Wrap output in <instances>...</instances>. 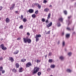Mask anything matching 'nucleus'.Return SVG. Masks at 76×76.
Wrapping results in <instances>:
<instances>
[{
	"label": "nucleus",
	"instance_id": "nucleus-1",
	"mask_svg": "<svg viewBox=\"0 0 76 76\" xmlns=\"http://www.w3.org/2000/svg\"><path fill=\"white\" fill-rule=\"evenodd\" d=\"M29 37H27L26 38L25 37L23 38V42L24 43H28V44H30L31 42V39H28Z\"/></svg>",
	"mask_w": 76,
	"mask_h": 76
},
{
	"label": "nucleus",
	"instance_id": "nucleus-2",
	"mask_svg": "<svg viewBox=\"0 0 76 76\" xmlns=\"http://www.w3.org/2000/svg\"><path fill=\"white\" fill-rule=\"evenodd\" d=\"M39 68L38 67H35L33 70L34 72H32L33 75L36 74L39 71Z\"/></svg>",
	"mask_w": 76,
	"mask_h": 76
},
{
	"label": "nucleus",
	"instance_id": "nucleus-3",
	"mask_svg": "<svg viewBox=\"0 0 76 76\" xmlns=\"http://www.w3.org/2000/svg\"><path fill=\"white\" fill-rule=\"evenodd\" d=\"M26 67H29V66H32V64L31 62H29L26 64Z\"/></svg>",
	"mask_w": 76,
	"mask_h": 76
},
{
	"label": "nucleus",
	"instance_id": "nucleus-4",
	"mask_svg": "<svg viewBox=\"0 0 76 76\" xmlns=\"http://www.w3.org/2000/svg\"><path fill=\"white\" fill-rule=\"evenodd\" d=\"M34 11L32 9H30L28 10V12L30 13H33Z\"/></svg>",
	"mask_w": 76,
	"mask_h": 76
},
{
	"label": "nucleus",
	"instance_id": "nucleus-5",
	"mask_svg": "<svg viewBox=\"0 0 76 76\" xmlns=\"http://www.w3.org/2000/svg\"><path fill=\"white\" fill-rule=\"evenodd\" d=\"M59 20L61 22H63V18L61 17L60 18H59Z\"/></svg>",
	"mask_w": 76,
	"mask_h": 76
},
{
	"label": "nucleus",
	"instance_id": "nucleus-6",
	"mask_svg": "<svg viewBox=\"0 0 76 76\" xmlns=\"http://www.w3.org/2000/svg\"><path fill=\"white\" fill-rule=\"evenodd\" d=\"M70 34H66V38H70Z\"/></svg>",
	"mask_w": 76,
	"mask_h": 76
},
{
	"label": "nucleus",
	"instance_id": "nucleus-7",
	"mask_svg": "<svg viewBox=\"0 0 76 76\" xmlns=\"http://www.w3.org/2000/svg\"><path fill=\"white\" fill-rule=\"evenodd\" d=\"M6 23H9L10 22V19L8 18H7L6 19Z\"/></svg>",
	"mask_w": 76,
	"mask_h": 76
},
{
	"label": "nucleus",
	"instance_id": "nucleus-8",
	"mask_svg": "<svg viewBox=\"0 0 76 76\" xmlns=\"http://www.w3.org/2000/svg\"><path fill=\"white\" fill-rule=\"evenodd\" d=\"M66 72L68 73H71L72 72V70H70V69H67L66 70Z\"/></svg>",
	"mask_w": 76,
	"mask_h": 76
},
{
	"label": "nucleus",
	"instance_id": "nucleus-9",
	"mask_svg": "<svg viewBox=\"0 0 76 76\" xmlns=\"http://www.w3.org/2000/svg\"><path fill=\"white\" fill-rule=\"evenodd\" d=\"M41 37V35H36V37H35L36 38H40Z\"/></svg>",
	"mask_w": 76,
	"mask_h": 76
},
{
	"label": "nucleus",
	"instance_id": "nucleus-10",
	"mask_svg": "<svg viewBox=\"0 0 76 76\" xmlns=\"http://www.w3.org/2000/svg\"><path fill=\"white\" fill-rule=\"evenodd\" d=\"M52 22H50V23H49L48 25L47 26L48 27H50V26H52Z\"/></svg>",
	"mask_w": 76,
	"mask_h": 76
},
{
	"label": "nucleus",
	"instance_id": "nucleus-11",
	"mask_svg": "<svg viewBox=\"0 0 76 76\" xmlns=\"http://www.w3.org/2000/svg\"><path fill=\"white\" fill-rule=\"evenodd\" d=\"M10 60L11 61V62H13L14 61V59H13V58L11 57L10 58Z\"/></svg>",
	"mask_w": 76,
	"mask_h": 76
},
{
	"label": "nucleus",
	"instance_id": "nucleus-12",
	"mask_svg": "<svg viewBox=\"0 0 76 76\" xmlns=\"http://www.w3.org/2000/svg\"><path fill=\"white\" fill-rule=\"evenodd\" d=\"M15 4H14L12 6V7L10 8V10H13V9L14 8V7H15Z\"/></svg>",
	"mask_w": 76,
	"mask_h": 76
},
{
	"label": "nucleus",
	"instance_id": "nucleus-13",
	"mask_svg": "<svg viewBox=\"0 0 76 76\" xmlns=\"http://www.w3.org/2000/svg\"><path fill=\"white\" fill-rule=\"evenodd\" d=\"M49 10V9H48L47 8H46L44 10V12H48Z\"/></svg>",
	"mask_w": 76,
	"mask_h": 76
},
{
	"label": "nucleus",
	"instance_id": "nucleus-14",
	"mask_svg": "<svg viewBox=\"0 0 76 76\" xmlns=\"http://www.w3.org/2000/svg\"><path fill=\"white\" fill-rule=\"evenodd\" d=\"M2 50H7V48L6 47L4 46L3 48H1Z\"/></svg>",
	"mask_w": 76,
	"mask_h": 76
},
{
	"label": "nucleus",
	"instance_id": "nucleus-15",
	"mask_svg": "<svg viewBox=\"0 0 76 76\" xmlns=\"http://www.w3.org/2000/svg\"><path fill=\"white\" fill-rule=\"evenodd\" d=\"M4 47V44H2L0 46V48H3Z\"/></svg>",
	"mask_w": 76,
	"mask_h": 76
},
{
	"label": "nucleus",
	"instance_id": "nucleus-16",
	"mask_svg": "<svg viewBox=\"0 0 76 76\" xmlns=\"http://www.w3.org/2000/svg\"><path fill=\"white\" fill-rule=\"evenodd\" d=\"M51 16V13H50L49 14L48 17V19H49L50 18V17Z\"/></svg>",
	"mask_w": 76,
	"mask_h": 76
},
{
	"label": "nucleus",
	"instance_id": "nucleus-17",
	"mask_svg": "<svg viewBox=\"0 0 76 76\" xmlns=\"http://www.w3.org/2000/svg\"><path fill=\"white\" fill-rule=\"evenodd\" d=\"M23 69L22 67H21L18 70L19 72H22V70Z\"/></svg>",
	"mask_w": 76,
	"mask_h": 76
},
{
	"label": "nucleus",
	"instance_id": "nucleus-18",
	"mask_svg": "<svg viewBox=\"0 0 76 76\" xmlns=\"http://www.w3.org/2000/svg\"><path fill=\"white\" fill-rule=\"evenodd\" d=\"M60 59H61L62 61H63V60L64 59V57L63 56H60L59 58Z\"/></svg>",
	"mask_w": 76,
	"mask_h": 76
},
{
	"label": "nucleus",
	"instance_id": "nucleus-19",
	"mask_svg": "<svg viewBox=\"0 0 76 76\" xmlns=\"http://www.w3.org/2000/svg\"><path fill=\"white\" fill-rule=\"evenodd\" d=\"M32 18H35V17H36V15L34 14L32 15Z\"/></svg>",
	"mask_w": 76,
	"mask_h": 76
},
{
	"label": "nucleus",
	"instance_id": "nucleus-20",
	"mask_svg": "<svg viewBox=\"0 0 76 76\" xmlns=\"http://www.w3.org/2000/svg\"><path fill=\"white\" fill-rule=\"evenodd\" d=\"M66 22L68 23V25H69V24H70V21H69V19H68L67 20H66Z\"/></svg>",
	"mask_w": 76,
	"mask_h": 76
},
{
	"label": "nucleus",
	"instance_id": "nucleus-21",
	"mask_svg": "<svg viewBox=\"0 0 76 76\" xmlns=\"http://www.w3.org/2000/svg\"><path fill=\"white\" fill-rule=\"evenodd\" d=\"M16 67H17V68H18L19 67V65L18 63L16 64Z\"/></svg>",
	"mask_w": 76,
	"mask_h": 76
},
{
	"label": "nucleus",
	"instance_id": "nucleus-22",
	"mask_svg": "<svg viewBox=\"0 0 76 76\" xmlns=\"http://www.w3.org/2000/svg\"><path fill=\"white\" fill-rule=\"evenodd\" d=\"M23 20L24 22H26V18H25L23 19Z\"/></svg>",
	"mask_w": 76,
	"mask_h": 76
},
{
	"label": "nucleus",
	"instance_id": "nucleus-23",
	"mask_svg": "<svg viewBox=\"0 0 76 76\" xmlns=\"http://www.w3.org/2000/svg\"><path fill=\"white\" fill-rule=\"evenodd\" d=\"M50 67L51 68L53 69V68H54V67H55V65H51Z\"/></svg>",
	"mask_w": 76,
	"mask_h": 76
},
{
	"label": "nucleus",
	"instance_id": "nucleus-24",
	"mask_svg": "<svg viewBox=\"0 0 76 76\" xmlns=\"http://www.w3.org/2000/svg\"><path fill=\"white\" fill-rule=\"evenodd\" d=\"M38 7L39 9H40L41 7V5H39V4H38V5L37 6Z\"/></svg>",
	"mask_w": 76,
	"mask_h": 76
},
{
	"label": "nucleus",
	"instance_id": "nucleus-25",
	"mask_svg": "<svg viewBox=\"0 0 76 76\" xmlns=\"http://www.w3.org/2000/svg\"><path fill=\"white\" fill-rule=\"evenodd\" d=\"M18 53H19V50H16V51L15 53L14 52V54H18Z\"/></svg>",
	"mask_w": 76,
	"mask_h": 76
},
{
	"label": "nucleus",
	"instance_id": "nucleus-26",
	"mask_svg": "<svg viewBox=\"0 0 76 76\" xmlns=\"http://www.w3.org/2000/svg\"><path fill=\"white\" fill-rule=\"evenodd\" d=\"M72 53L71 52H69L68 53V55L69 56H72Z\"/></svg>",
	"mask_w": 76,
	"mask_h": 76
},
{
	"label": "nucleus",
	"instance_id": "nucleus-27",
	"mask_svg": "<svg viewBox=\"0 0 76 76\" xmlns=\"http://www.w3.org/2000/svg\"><path fill=\"white\" fill-rule=\"evenodd\" d=\"M26 61V59H23L21 60V61L22 62H24V61Z\"/></svg>",
	"mask_w": 76,
	"mask_h": 76
},
{
	"label": "nucleus",
	"instance_id": "nucleus-28",
	"mask_svg": "<svg viewBox=\"0 0 76 76\" xmlns=\"http://www.w3.org/2000/svg\"><path fill=\"white\" fill-rule=\"evenodd\" d=\"M23 25H21L19 27V28L20 29H23Z\"/></svg>",
	"mask_w": 76,
	"mask_h": 76
},
{
	"label": "nucleus",
	"instance_id": "nucleus-29",
	"mask_svg": "<svg viewBox=\"0 0 76 76\" xmlns=\"http://www.w3.org/2000/svg\"><path fill=\"white\" fill-rule=\"evenodd\" d=\"M41 75V72H39L37 73V75L38 76H39L40 75Z\"/></svg>",
	"mask_w": 76,
	"mask_h": 76
},
{
	"label": "nucleus",
	"instance_id": "nucleus-30",
	"mask_svg": "<svg viewBox=\"0 0 76 76\" xmlns=\"http://www.w3.org/2000/svg\"><path fill=\"white\" fill-rule=\"evenodd\" d=\"M58 26V27H59V26H61V24H60V23H57Z\"/></svg>",
	"mask_w": 76,
	"mask_h": 76
},
{
	"label": "nucleus",
	"instance_id": "nucleus-31",
	"mask_svg": "<svg viewBox=\"0 0 76 76\" xmlns=\"http://www.w3.org/2000/svg\"><path fill=\"white\" fill-rule=\"evenodd\" d=\"M49 63H52V59H50L49 60Z\"/></svg>",
	"mask_w": 76,
	"mask_h": 76
},
{
	"label": "nucleus",
	"instance_id": "nucleus-32",
	"mask_svg": "<svg viewBox=\"0 0 76 76\" xmlns=\"http://www.w3.org/2000/svg\"><path fill=\"white\" fill-rule=\"evenodd\" d=\"M3 70V67L1 66L0 67V71L1 72Z\"/></svg>",
	"mask_w": 76,
	"mask_h": 76
},
{
	"label": "nucleus",
	"instance_id": "nucleus-33",
	"mask_svg": "<svg viewBox=\"0 0 76 76\" xmlns=\"http://www.w3.org/2000/svg\"><path fill=\"white\" fill-rule=\"evenodd\" d=\"M38 10H37V11H36L35 12V13L36 15H37L38 14Z\"/></svg>",
	"mask_w": 76,
	"mask_h": 76
},
{
	"label": "nucleus",
	"instance_id": "nucleus-34",
	"mask_svg": "<svg viewBox=\"0 0 76 76\" xmlns=\"http://www.w3.org/2000/svg\"><path fill=\"white\" fill-rule=\"evenodd\" d=\"M64 13L65 15H67V11H64Z\"/></svg>",
	"mask_w": 76,
	"mask_h": 76
},
{
	"label": "nucleus",
	"instance_id": "nucleus-35",
	"mask_svg": "<svg viewBox=\"0 0 76 76\" xmlns=\"http://www.w3.org/2000/svg\"><path fill=\"white\" fill-rule=\"evenodd\" d=\"M12 71L13 72H14L15 73L16 72V70L15 69H13L12 70Z\"/></svg>",
	"mask_w": 76,
	"mask_h": 76
},
{
	"label": "nucleus",
	"instance_id": "nucleus-36",
	"mask_svg": "<svg viewBox=\"0 0 76 76\" xmlns=\"http://www.w3.org/2000/svg\"><path fill=\"white\" fill-rule=\"evenodd\" d=\"M48 55L50 56H51L52 55V52H50L49 53Z\"/></svg>",
	"mask_w": 76,
	"mask_h": 76
},
{
	"label": "nucleus",
	"instance_id": "nucleus-37",
	"mask_svg": "<svg viewBox=\"0 0 76 76\" xmlns=\"http://www.w3.org/2000/svg\"><path fill=\"white\" fill-rule=\"evenodd\" d=\"M66 29H67V30H68V31H70V30H71V29H70V28L69 27L66 28Z\"/></svg>",
	"mask_w": 76,
	"mask_h": 76
},
{
	"label": "nucleus",
	"instance_id": "nucleus-38",
	"mask_svg": "<svg viewBox=\"0 0 76 76\" xmlns=\"http://www.w3.org/2000/svg\"><path fill=\"white\" fill-rule=\"evenodd\" d=\"M62 45L63 46H64V45H65V42H64V41L63 42Z\"/></svg>",
	"mask_w": 76,
	"mask_h": 76
},
{
	"label": "nucleus",
	"instance_id": "nucleus-39",
	"mask_svg": "<svg viewBox=\"0 0 76 76\" xmlns=\"http://www.w3.org/2000/svg\"><path fill=\"white\" fill-rule=\"evenodd\" d=\"M45 19H44V18H42V22H45Z\"/></svg>",
	"mask_w": 76,
	"mask_h": 76
},
{
	"label": "nucleus",
	"instance_id": "nucleus-40",
	"mask_svg": "<svg viewBox=\"0 0 76 76\" xmlns=\"http://www.w3.org/2000/svg\"><path fill=\"white\" fill-rule=\"evenodd\" d=\"M47 2V0H44L43 1L44 3H46Z\"/></svg>",
	"mask_w": 76,
	"mask_h": 76
},
{
	"label": "nucleus",
	"instance_id": "nucleus-41",
	"mask_svg": "<svg viewBox=\"0 0 76 76\" xmlns=\"http://www.w3.org/2000/svg\"><path fill=\"white\" fill-rule=\"evenodd\" d=\"M36 42L38 41V40H39V38H36Z\"/></svg>",
	"mask_w": 76,
	"mask_h": 76
},
{
	"label": "nucleus",
	"instance_id": "nucleus-42",
	"mask_svg": "<svg viewBox=\"0 0 76 76\" xmlns=\"http://www.w3.org/2000/svg\"><path fill=\"white\" fill-rule=\"evenodd\" d=\"M72 15L69 16L68 17V18L69 19H70V18H72Z\"/></svg>",
	"mask_w": 76,
	"mask_h": 76
},
{
	"label": "nucleus",
	"instance_id": "nucleus-43",
	"mask_svg": "<svg viewBox=\"0 0 76 76\" xmlns=\"http://www.w3.org/2000/svg\"><path fill=\"white\" fill-rule=\"evenodd\" d=\"M2 9H3V7H2V6H0V10H1Z\"/></svg>",
	"mask_w": 76,
	"mask_h": 76
},
{
	"label": "nucleus",
	"instance_id": "nucleus-44",
	"mask_svg": "<svg viewBox=\"0 0 76 76\" xmlns=\"http://www.w3.org/2000/svg\"><path fill=\"white\" fill-rule=\"evenodd\" d=\"M1 72H2V73H4V72H5V71L4 70H2V71H1Z\"/></svg>",
	"mask_w": 76,
	"mask_h": 76
},
{
	"label": "nucleus",
	"instance_id": "nucleus-45",
	"mask_svg": "<svg viewBox=\"0 0 76 76\" xmlns=\"http://www.w3.org/2000/svg\"><path fill=\"white\" fill-rule=\"evenodd\" d=\"M23 18V16L22 15H21V19H22Z\"/></svg>",
	"mask_w": 76,
	"mask_h": 76
},
{
	"label": "nucleus",
	"instance_id": "nucleus-46",
	"mask_svg": "<svg viewBox=\"0 0 76 76\" xmlns=\"http://www.w3.org/2000/svg\"><path fill=\"white\" fill-rule=\"evenodd\" d=\"M40 62V61L38 59H37V63H39Z\"/></svg>",
	"mask_w": 76,
	"mask_h": 76
},
{
	"label": "nucleus",
	"instance_id": "nucleus-47",
	"mask_svg": "<svg viewBox=\"0 0 76 76\" xmlns=\"http://www.w3.org/2000/svg\"><path fill=\"white\" fill-rule=\"evenodd\" d=\"M27 35H28V36H29V35H30V34L29 33V32H27Z\"/></svg>",
	"mask_w": 76,
	"mask_h": 76
},
{
	"label": "nucleus",
	"instance_id": "nucleus-48",
	"mask_svg": "<svg viewBox=\"0 0 76 76\" xmlns=\"http://www.w3.org/2000/svg\"><path fill=\"white\" fill-rule=\"evenodd\" d=\"M50 33V31H48L47 33H46V34H49Z\"/></svg>",
	"mask_w": 76,
	"mask_h": 76
},
{
	"label": "nucleus",
	"instance_id": "nucleus-49",
	"mask_svg": "<svg viewBox=\"0 0 76 76\" xmlns=\"http://www.w3.org/2000/svg\"><path fill=\"white\" fill-rule=\"evenodd\" d=\"M38 4H38L37 3H35L34 4V5H36V6H37H37H38Z\"/></svg>",
	"mask_w": 76,
	"mask_h": 76
},
{
	"label": "nucleus",
	"instance_id": "nucleus-50",
	"mask_svg": "<svg viewBox=\"0 0 76 76\" xmlns=\"http://www.w3.org/2000/svg\"><path fill=\"white\" fill-rule=\"evenodd\" d=\"M3 59V58L2 57H1V58H0V60H2Z\"/></svg>",
	"mask_w": 76,
	"mask_h": 76
},
{
	"label": "nucleus",
	"instance_id": "nucleus-51",
	"mask_svg": "<svg viewBox=\"0 0 76 76\" xmlns=\"http://www.w3.org/2000/svg\"><path fill=\"white\" fill-rule=\"evenodd\" d=\"M17 40H20V38H17Z\"/></svg>",
	"mask_w": 76,
	"mask_h": 76
},
{
	"label": "nucleus",
	"instance_id": "nucleus-52",
	"mask_svg": "<svg viewBox=\"0 0 76 76\" xmlns=\"http://www.w3.org/2000/svg\"><path fill=\"white\" fill-rule=\"evenodd\" d=\"M15 13H18V11H16L15 12Z\"/></svg>",
	"mask_w": 76,
	"mask_h": 76
},
{
	"label": "nucleus",
	"instance_id": "nucleus-53",
	"mask_svg": "<svg viewBox=\"0 0 76 76\" xmlns=\"http://www.w3.org/2000/svg\"><path fill=\"white\" fill-rule=\"evenodd\" d=\"M48 20H47L46 21V23H48Z\"/></svg>",
	"mask_w": 76,
	"mask_h": 76
},
{
	"label": "nucleus",
	"instance_id": "nucleus-54",
	"mask_svg": "<svg viewBox=\"0 0 76 76\" xmlns=\"http://www.w3.org/2000/svg\"><path fill=\"white\" fill-rule=\"evenodd\" d=\"M75 34H76V33H75V32H74L72 33V34H75Z\"/></svg>",
	"mask_w": 76,
	"mask_h": 76
},
{
	"label": "nucleus",
	"instance_id": "nucleus-55",
	"mask_svg": "<svg viewBox=\"0 0 76 76\" xmlns=\"http://www.w3.org/2000/svg\"><path fill=\"white\" fill-rule=\"evenodd\" d=\"M60 41H58V44H60Z\"/></svg>",
	"mask_w": 76,
	"mask_h": 76
},
{
	"label": "nucleus",
	"instance_id": "nucleus-56",
	"mask_svg": "<svg viewBox=\"0 0 76 76\" xmlns=\"http://www.w3.org/2000/svg\"><path fill=\"white\" fill-rule=\"evenodd\" d=\"M72 31H74V27H73L72 28Z\"/></svg>",
	"mask_w": 76,
	"mask_h": 76
},
{
	"label": "nucleus",
	"instance_id": "nucleus-57",
	"mask_svg": "<svg viewBox=\"0 0 76 76\" xmlns=\"http://www.w3.org/2000/svg\"><path fill=\"white\" fill-rule=\"evenodd\" d=\"M49 7H52V5H50V6H49Z\"/></svg>",
	"mask_w": 76,
	"mask_h": 76
},
{
	"label": "nucleus",
	"instance_id": "nucleus-58",
	"mask_svg": "<svg viewBox=\"0 0 76 76\" xmlns=\"http://www.w3.org/2000/svg\"><path fill=\"white\" fill-rule=\"evenodd\" d=\"M62 35H64V32H63L62 33Z\"/></svg>",
	"mask_w": 76,
	"mask_h": 76
},
{
	"label": "nucleus",
	"instance_id": "nucleus-59",
	"mask_svg": "<svg viewBox=\"0 0 76 76\" xmlns=\"http://www.w3.org/2000/svg\"><path fill=\"white\" fill-rule=\"evenodd\" d=\"M45 57L46 58H47V55H46V56H45Z\"/></svg>",
	"mask_w": 76,
	"mask_h": 76
},
{
	"label": "nucleus",
	"instance_id": "nucleus-60",
	"mask_svg": "<svg viewBox=\"0 0 76 76\" xmlns=\"http://www.w3.org/2000/svg\"><path fill=\"white\" fill-rule=\"evenodd\" d=\"M1 75V73L0 72V76Z\"/></svg>",
	"mask_w": 76,
	"mask_h": 76
},
{
	"label": "nucleus",
	"instance_id": "nucleus-61",
	"mask_svg": "<svg viewBox=\"0 0 76 76\" xmlns=\"http://www.w3.org/2000/svg\"><path fill=\"white\" fill-rule=\"evenodd\" d=\"M1 20V18H0V20Z\"/></svg>",
	"mask_w": 76,
	"mask_h": 76
}]
</instances>
